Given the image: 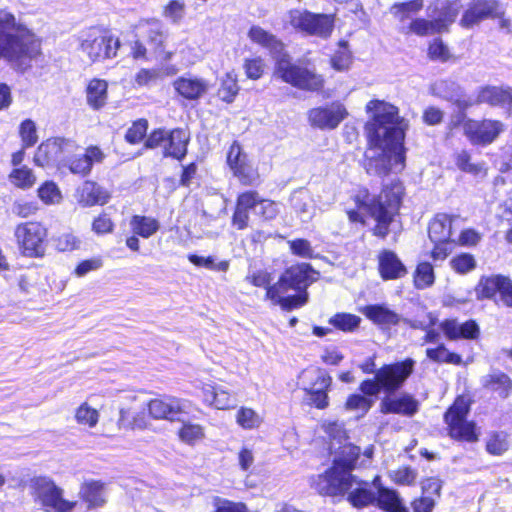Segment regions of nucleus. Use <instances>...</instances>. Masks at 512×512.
<instances>
[{
	"mask_svg": "<svg viewBox=\"0 0 512 512\" xmlns=\"http://www.w3.org/2000/svg\"><path fill=\"white\" fill-rule=\"evenodd\" d=\"M264 62L261 58L246 59L243 64L246 76L252 80H258L264 73Z\"/></svg>",
	"mask_w": 512,
	"mask_h": 512,
	"instance_id": "obj_64",
	"label": "nucleus"
},
{
	"mask_svg": "<svg viewBox=\"0 0 512 512\" xmlns=\"http://www.w3.org/2000/svg\"><path fill=\"white\" fill-rule=\"evenodd\" d=\"M79 497L87 510L102 508L107 502L106 485L100 480H85L80 485Z\"/></svg>",
	"mask_w": 512,
	"mask_h": 512,
	"instance_id": "obj_20",
	"label": "nucleus"
},
{
	"mask_svg": "<svg viewBox=\"0 0 512 512\" xmlns=\"http://www.w3.org/2000/svg\"><path fill=\"white\" fill-rule=\"evenodd\" d=\"M404 33H413L418 36H427L431 34L441 33L439 30V22H435V19L426 20L423 18L414 19L408 26Z\"/></svg>",
	"mask_w": 512,
	"mask_h": 512,
	"instance_id": "obj_46",
	"label": "nucleus"
},
{
	"mask_svg": "<svg viewBox=\"0 0 512 512\" xmlns=\"http://www.w3.org/2000/svg\"><path fill=\"white\" fill-rule=\"evenodd\" d=\"M289 24L298 32L321 39H327L334 30V15L317 14L307 10H291Z\"/></svg>",
	"mask_w": 512,
	"mask_h": 512,
	"instance_id": "obj_8",
	"label": "nucleus"
},
{
	"mask_svg": "<svg viewBox=\"0 0 512 512\" xmlns=\"http://www.w3.org/2000/svg\"><path fill=\"white\" fill-rule=\"evenodd\" d=\"M338 456L334 461V465L346 469L351 472L354 468L356 460L360 455V448L350 443L339 447Z\"/></svg>",
	"mask_w": 512,
	"mask_h": 512,
	"instance_id": "obj_41",
	"label": "nucleus"
},
{
	"mask_svg": "<svg viewBox=\"0 0 512 512\" xmlns=\"http://www.w3.org/2000/svg\"><path fill=\"white\" fill-rule=\"evenodd\" d=\"M186 5L180 0H171L163 8V16L174 24H178L185 16Z\"/></svg>",
	"mask_w": 512,
	"mask_h": 512,
	"instance_id": "obj_53",
	"label": "nucleus"
},
{
	"mask_svg": "<svg viewBox=\"0 0 512 512\" xmlns=\"http://www.w3.org/2000/svg\"><path fill=\"white\" fill-rule=\"evenodd\" d=\"M451 267L458 273L465 274L475 268L476 262L470 254H460L450 261Z\"/></svg>",
	"mask_w": 512,
	"mask_h": 512,
	"instance_id": "obj_62",
	"label": "nucleus"
},
{
	"mask_svg": "<svg viewBox=\"0 0 512 512\" xmlns=\"http://www.w3.org/2000/svg\"><path fill=\"white\" fill-rule=\"evenodd\" d=\"M68 145L69 141L64 138L48 139L37 148L34 162L41 167L53 165L61 159L62 153Z\"/></svg>",
	"mask_w": 512,
	"mask_h": 512,
	"instance_id": "obj_21",
	"label": "nucleus"
},
{
	"mask_svg": "<svg viewBox=\"0 0 512 512\" xmlns=\"http://www.w3.org/2000/svg\"><path fill=\"white\" fill-rule=\"evenodd\" d=\"M482 385L486 389L497 392L501 397H507L512 390L511 379L502 372H494L484 376Z\"/></svg>",
	"mask_w": 512,
	"mask_h": 512,
	"instance_id": "obj_35",
	"label": "nucleus"
},
{
	"mask_svg": "<svg viewBox=\"0 0 512 512\" xmlns=\"http://www.w3.org/2000/svg\"><path fill=\"white\" fill-rule=\"evenodd\" d=\"M39 43L30 31L18 23L11 13L0 11V58L25 70L38 54Z\"/></svg>",
	"mask_w": 512,
	"mask_h": 512,
	"instance_id": "obj_3",
	"label": "nucleus"
},
{
	"mask_svg": "<svg viewBox=\"0 0 512 512\" xmlns=\"http://www.w3.org/2000/svg\"><path fill=\"white\" fill-rule=\"evenodd\" d=\"M80 244V239L70 232L63 233L55 239L57 250L62 252L76 250L80 247Z\"/></svg>",
	"mask_w": 512,
	"mask_h": 512,
	"instance_id": "obj_63",
	"label": "nucleus"
},
{
	"mask_svg": "<svg viewBox=\"0 0 512 512\" xmlns=\"http://www.w3.org/2000/svg\"><path fill=\"white\" fill-rule=\"evenodd\" d=\"M504 280L505 277L502 276H490L481 278L475 288L477 298H492L496 295L497 292L500 293Z\"/></svg>",
	"mask_w": 512,
	"mask_h": 512,
	"instance_id": "obj_37",
	"label": "nucleus"
},
{
	"mask_svg": "<svg viewBox=\"0 0 512 512\" xmlns=\"http://www.w3.org/2000/svg\"><path fill=\"white\" fill-rule=\"evenodd\" d=\"M38 197L46 205H56L62 200L59 187L52 181H46L38 188Z\"/></svg>",
	"mask_w": 512,
	"mask_h": 512,
	"instance_id": "obj_49",
	"label": "nucleus"
},
{
	"mask_svg": "<svg viewBox=\"0 0 512 512\" xmlns=\"http://www.w3.org/2000/svg\"><path fill=\"white\" fill-rule=\"evenodd\" d=\"M512 88L499 86H485L479 89L476 102L491 106L510 105Z\"/></svg>",
	"mask_w": 512,
	"mask_h": 512,
	"instance_id": "obj_30",
	"label": "nucleus"
},
{
	"mask_svg": "<svg viewBox=\"0 0 512 512\" xmlns=\"http://www.w3.org/2000/svg\"><path fill=\"white\" fill-rule=\"evenodd\" d=\"M503 10L495 0H472L460 20L463 28H472L488 18L500 17Z\"/></svg>",
	"mask_w": 512,
	"mask_h": 512,
	"instance_id": "obj_16",
	"label": "nucleus"
},
{
	"mask_svg": "<svg viewBox=\"0 0 512 512\" xmlns=\"http://www.w3.org/2000/svg\"><path fill=\"white\" fill-rule=\"evenodd\" d=\"M414 285L417 289H426L435 282L434 268L429 262H421L413 273Z\"/></svg>",
	"mask_w": 512,
	"mask_h": 512,
	"instance_id": "obj_42",
	"label": "nucleus"
},
{
	"mask_svg": "<svg viewBox=\"0 0 512 512\" xmlns=\"http://www.w3.org/2000/svg\"><path fill=\"white\" fill-rule=\"evenodd\" d=\"M148 122L140 119L132 124L125 134V139L131 144L139 143L146 135Z\"/></svg>",
	"mask_w": 512,
	"mask_h": 512,
	"instance_id": "obj_61",
	"label": "nucleus"
},
{
	"mask_svg": "<svg viewBox=\"0 0 512 512\" xmlns=\"http://www.w3.org/2000/svg\"><path fill=\"white\" fill-rule=\"evenodd\" d=\"M76 198L79 204L84 207H89L107 203L110 195L95 182L86 181L77 189Z\"/></svg>",
	"mask_w": 512,
	"mask_h": 512,
	"instance_id": "obj_27",
	"label": "nucleus"
},
{
	"mask_svg": "<svg viewBox=\"0 0 512 512\" xmlns=\"http://www.w3.org/2000/svg\"><path fill=\"white\" fill-rule=\"evenodd\" d=\"M248 37L253 43L267 49L276 63L279 58L287 54L283 43L260 26H252L248 31Z\"/></svg>",
	"mask_w": 512,
	"mask_h": 512,
	"instance_id": "obj_24",
	"label": "nucleus"
},
{
	"mask_svg": "<svg viewBox=\"0 0 512 512\" xmlns=\"http://www.w3.org/2000/svg\"><path fill=\"white\" fill-rule=\"evenodd\" d=\"M428 56L431 60L447 62L452 58L448 46L440 39H434L428 47Z\"/></svg>",
	"mask_w": 512,
	"mask_h": 512,
	"instance_id": "obj_56",
	"label": "nucleus"
},
{
	"mask_svg": "<svg viewBox=\"0 0 512 512\" xmlns=\"http://www.w3.org/2000/svg\"><path fill=\"white\" fill-rule=\"evenodd\" d=\"M19 133L25 147H31L38 141L36 125L31 119L21 123Z\"/></svg>",
	"mask_w": 512,
	"mask_h": 512,
	"instance_id": "obj_60",
	"label": "nucleus"
},
{
	"mask_svg": "<svg viewBox=\"0 0 512 512\" xmlns=\"http://www.w3.org/2000/svg\"><path fill=\"white\" fill-rule=\"evenodd\" d=\"M172 85L179 96L191 101L202 98L210 89L208 80L190 73L178 77Z\"/></svg>",
	"mask_w": 512,
	"mask_h": 512,
	"instance_id": "obj_19",
	"label": "nucleus"
},
{
	"mask_svg": "<svg viewBox=\"0 0 512 512\" xmlns=\"http://www.w3.org/2000/svg\"><path fill=\"white\" fill-rule=\"evenodd\" d=\"M361 312L377 325H396L400 321V316L386 305H367Z\"/></svg>",
	"mask_w": 512,
	"mask_h": 512,
	"instance_id": "obj_32",
	"label": "nucleus"
},
{
	"mask_svg": "<svg viewBox=\"0 0 512 512\" xmlns=\"http://www.w3.org/2000/svg\"><path fill=\"white\" fill-rule=\"evenodd\" d=\"M350 493L348 495V501L354 507H364L371 504L375 499V494L367 489L366 482H360L356 479V483L354 487L350 489Z\"/></svg>",
	"mask_w": 512,
	"mask_h": 512,
	"instance_id": "obj_39",
	"label": "nucleus"
},
{
	"mask_svg": "<svg viewBox=\"0 0 512 512\" xmlns=\"http://www.w3.org/2000/svg\"><path fill=\"white\" fill-rule=\"evenodd\" d=\"M11 182L22 189L30 188L35 184L36 177L32 170L26 166L15 168L10 174Z\"/></svg>",
	"mask_w": 512,
	"mask_h": 512,
	"instance_id": "obj_51",
	"label": "nucleus"
},
{
	"mask_svg": "<svg viewBox=\"0 0 512 512\" xmlns=\"http://www.w3.org/2000/svg\"><path fill=\"white\" fill-rule=\"evenodd\" d=\"M147 42L153 46L155 51L163 47L166 36L161 29L159 23L148 24L145 30Z\"/></svg>",
	"mask_w": 512,
	"mask_h": 512,
	"instance_id": "obj_58",
	"label": "nucleus"
},
{
	"mask_svg": "<svg viewBox=\"0 0 512 512\" xmlns=\"http://www.w3.org/2000/svg\"><path fill=\"white\" fill-rule=\"evenodd\" d=\"M239 92L237 76L234 72H228L221 80L218 90L220 99L226 103H232Z\"/></svg>",
	"mask_w": 512,
	"mask_h": 512,
	"instance_id": "obj_43",
	"label": "nucleus"
},
{
	"mask_svg": "<svg viewBox=\"0 0 512 512\" xmlns=\"http://www.w3.org/2000/svg\"><path fill=\"white\" fill-rule=\"evenodd\" d=\"M422 8L423 0H411L393 4L390 12L398 21L404 22L411 14L418 13Z\"/></svg>",
	"mask_w": 512,
	"mask_h": 512,
	"instance_id": "obj_44",
	"label": "nucleus"
},
{
	"mask_svg": "<svg viewBox=\"0 0 512 512\" xmlns=\"http://www.w3.org/2000/svg\"><path fill=\"white\" fill-rule=\"evenodd\" d=\"M361 318L349 313H337L330 318L329 323L344 332H352L358 328Z\"/></svg>",
	"mask_w": 512,
	"mask_h": 512,
	"instance_id": "obj_48",
	"label": "nucleus"
},
{
	"mask_svg": "<svg viewBox=\"0 0 512 512\" xmlns=\"http://www.w3.org/2000/svg\"><path fill=\"white\" fill-rule=\"evenodd\" d=\"M130 227L133 234L142 238H150L160 228L158 220L148 216L134 215L130 220Z\"/></svg>",
	"mask_w": 512,
	"mask_h": 512,
	"instance_id": "obj_36",
	"label": "nucleus"
},
{
	"mask_svg": "<svg viewBox=\"0 0 512 512\" xmlns=\"http://www.w3.org/2000/svg\"><path fill=\"white\" fill-rule=\"evenodd\" d=\"M379 271L383 279H398L406 275L407 270L397 255L385 250L379 255Z\"/></svg>",
	"mask_w": 512,
	"mask_h": 512,
	"instance_id": "obj_31",
	"label": "nucleus"
},
{
	"mask_svg": "<svg viewBox=\"0 0 512 512\" xmlns=\"http://www.w3.org/2000/svg\"><path fill=\"white\" fill-rule=\"evenodd\" d=\"M458 216L445 213L437 214L429 224V238L433 243L449 242L452 236L453 224L459 221Z\"/></svg>",
	"mask_w": 512,
	"mask_h": 512,
	"instance_id": "obj_25",
	"label": "nucleus"
},
{
	"mask_svg": "<svg viewBox=\"0 0 512 512\" xmlns=\"http://www.w3.org/2000/svg\"><path fill=\"white\" fill-rule=\"evenodd\" d=\"M418 408L417 401L410 395L400 397H385L380 403V410L384 414L395 413L413 415Z\"/></svg>",
	"mask_w": 512,
	"mask_h": 512,
	"instance_id": "obj_28",
	"label": "nucleus"
},
{
	"mask_svg": "<svg viewBox=\"0 0 512 512\" xmlns=\"http://www.w3.org/2000/svg\"><path fill=\"white\" fill-rule=\"evenodd\" d=\"M356 477L350 471L333 465L312 480V487L323 496H343L354 487Z\"/></svg>",
	"mask_w": 512,
	"mask_h": 512,
	"instance_id": "obj_9",
	"label": "nucleus"
},
{
	"mask_svg": "<svg viewBox=\"0 0 512 512\" xmlns=\"http://www.w3.org/2000/svg\"><path fill=\"white\" fill-rule=\"evenodd\" d=\"M100 413L88 402L81 403L74 413V419L77 424L88 428H94L99 422Z\"/></svg>",
	"mask_w": 512,
	"mask_h": 512,
	"instance_id": "obj_40",
	"label": "nucleus"
},
{
	"mask_svg": "<svg viewBox=\"0 0 512 512\" xmlns=\"http://www.w3.org/2000/svg\"><path fill=\"white\" fill-rule=\"evenodd\" d=\"M461 7L460 0L437 1L429 15L435 19V22H439V30L443 32L455 21Z\"/></svg>",
	"mask_w": 512,
	"mask_h": 512,
	"instance_id": "obj_26",
	"label": "nucleus"
},
{
	"mask_svg": "<svg viewBox=\"0 0 512 512\" xmlns=\"http://www.w3.org/2000/svg\"><path fill=\"white\" fill-rule=\"evenodd\" d=\"M108 84L102 79H92L86 88V100L88 105L98 110L102 108L107 101Z\"/></svg>",
	"mask_w": 512,
	"mask_h": 512,
	"instance_id": "obj_34",
	"label": "nucleus"
},
{
	"mask_svg": "<svg viewBox=\"0 0 512 512\" xmlns=\"http://www.w3.org/2000/svg\"><path fill=\"white\" fill-rule=\"evenodd\" d=\"M199 388L203 402L208 406L220 410L231 409L235 406V401L227 389L212 383H201Z\"/></svg>",
	"mask_w": 512,
	"mask_h": 512,
	"instance_id": "obj_22",
	"label": "nucleus"
},
{
	"mask_svg": "<svg viewBox=\"0 0 512 512\" xmlns=\"http://www.w3.org/2000/svg\"><path fill=\"white\" fill-rule=\"evenodd\" d=\"M181 441L192 445L204 438V428L199 424L184 423L178 432Z\"/></svg>",
	"mask_w": 512,
	"mask_h": 512,
	"instance_id": "obj_52",
	"label": "nucleus"
},
{
	"mask_svg": "<svg viewBox=\"0 0 512 512\" xmlns=\"http://www.w3.org/2000/svg\"><path fill=\"white\" fill-rule=\"evenodd\" d=\"M509 448L507 435L503 432L493 433L489 436L486 443V450L492 455H501Z\"/></svg>",
	"mask_w": 512,
	"mask_h": 512,
	"instance_id": "obj_54",
	"label": "nucleus"
},
{
	"mask_svg": "<svg viewBox=\"0 0 512 512\" xmlns=\"http://www.w3.org/2000/svg\"><path fill=\"white\" fill-rule=\"evenodd\" d=\"M274 75L282 81L302 90L317 91L324 84L321 75L306 66L292 63L288 54L277 60Z\"/></svg>",
	"mask_w": 512,
	"mask_h": 512,
	"instance_id": "obj_6",
	"label": "nucleus"
},
{
	"mask_svg": "<svg viewBox=\"0 0 512 512\" xmlns=\"http://www.w3.org/2000/svg\"><path fill=\"white\" fill-rule=\"evenodd\" d=\"M392 482L402 486H412L416 483L418 473L409 466H401L397 469L390 470L388 473Z\"/></svg>",
	"mask_w": 512,
	"mask_h": 512,
	"instance_id": "obj_47",
	"label": "nucleus"
},
{
	"mask_svg": "<svg viewBox=\"0 0 512 512\" xmlns=\"http://www.w3.org/2000/svg\"><path fill=\"white\" fill-rule=\"evenodd\" d=\"M505 125L499 120L483 119L481 121L468 119L464 121L465 136L474 145H488L504 131Z\"/></svg>",
	"mask_w": 512,
	"mask_h": 512,
	"instance_id": "obj_12",
	"label": "nucleus"
},
{
	"mask_svg": "<svg viewBox=\"0 0 512 512\" xmlns=\"http://www.w3.org/2000/svg\"><path fill=\"white\" fill-rule=\"evenodd\" d=\"M371 114L365 125L369 146L365 152V169L374 175L399 172L404 168L403 141L408 122L399 116L398 108L380 100L366 105Z\"/></svg>",
	"mask_w": 512,
	"mask_h": 512,
	"instance_id": "obj_1",
	"label": "nucleus"
},
{
	"mask_svg": "<svg viewBox=\"0 0 512 512\" xmlns=\"http://www.w3.org/2000/svg\"><path fill=\"white\" fill-rule=\"evenodd\" d=\"M237 424L246 430L257 429L263 423V418L250 407H241L236 413Z\"/></svg>",
	"mask_w": 512,
	"mask_h": 512,
	"instance_id": "obj_45",
	"label": "nucleus"
},
{
	"mask_svg": "<svg viewBox=\"0 0 512 512\" xmlns=\"http://www.w3.org/2000/svg\"><path fill=\"white\" fill-rule=\"evenodd\" d=\"M119 47V38L98 29L89 30L81 42V51L93 62L115 57Z\"/></svg>",
	"mask_w": 512,
	"mask_h": 512,
	"instance_id": "obj_10",
	"label": "nucleus"
},
{
	"mask_svg": "<svg viewBox=\"0 0 512 512\" xmlns=\"http://www.w3.org/2000/svg\"><path fill=\"white\" fill-rule=\"evenodd\" d=\"M29 487L34 502L45 512H73L78 501L64 498V490L48 476H35Z\"/></svg>",
	"mask_w": 512,
	"mask_h": 512,
	"instance_id": "obj_5",
	"label": "nucleus"
},
{
	"mask_svg": "<svg viewBox=\"0 0 512 512\" xmlns=\"http://www.w3.org/2000/svg\"><path fill=\"white\" fill-rule=\"evenodd\" d=\"M379 482L380 478L378 476L375 477L373 485L378 488V496L376 498L378 506L387 512H409L399 493L395 490L381 487Z\"/></svg>",
	"mask_w": 512,
	"mask_h": 512,
	"instance_id": "obj_29",
	"label": "nucleus"
},
{
	"mask_svg": "<svg viewBox=\"0 0 512 512\" xmlns=\"http://www.w3.org/2000/svg\"><path fill=\"white\" fill-rule=\"evenodd\" d=\"M259 202V194L255 191H247L237 198L236 207L232 216V225L238 230L248 227L249 211L254 210Z\"/></svg>",
	"mask_w": 512,
	"mask_h": 512,
	"instance_id": "obj_23",
	"label": "nucleus"
},
{
	"mask_svg": "<svg viewBox=\"0 0 512 512\" xmlns=\"http://www.w3.org/2000/svg\"><path fill=\"white\" fill-rule=\"evenodd\" d=\"M455 160L457 167L466 173L478 175L484 171L483 165L471 162L470 154L465 150L458 152L455 155Z\"/></svg>",
	"mask_w": 512,
	"mask_h": 512,
	"instance_id": "obj_57",
	"label": "nucleus"
},
{
	"mask_svg": "<svg viewBox=\"0 0 512 512\" xmlns=\"http://www.w3.org/2000/svg\"><path fill=\"white\" fill-rule=\"evenodd\" d=\"M212 506V512H251L245 503L220 496L212 498Z\"/></svg>",
	"mask_w": 512,
	"mask_h": 512,
	"instance_id": "obj_50",
	"label": "nucleus"
},
{
	"mask_svg": "<svg viewBox=\"0 0 512 512\" xmlns=\"http://www.w3.org/2000/svg\"><path fill=\"white\" fill-rule=\"evenodd\" d=\"M373 400L361 394L350 395L345 403V409L348 411L361 412V415L366 414L373 405Z\"/></svg>",
	"mask_w": 512,
	"mask_h": 512,
	"instance_id": "obj_55",
	"label": "nucleus"
},
{
	"mask_svg": "<svg viewBox=\"0 0 512 512\" xmlns=\"http://www.w3.org/2000/svg\"><path fill=\"white\" fill-rule=\"evenodd\" d=\"M403 194L404 188L399 181L385 185L378 197H371L367 190H361L355 196L357 209L348 210V218L351 222L364 224V216H370L376 222L374 235L384 238L398 213Z\"/></svg>",
	"mask_w": 512,
	"mask_h": 512,
	"instance_id": "obj_2",
	"label": "nucleus"
},
{
	"mask_svg": "<svg viewBox=\"0 0 512 512\" xmlns=\"http://www.w3.org/2000/svg\"><path fill=\"white\" fill-rule=\"evenodd\" d=\"M15 237L22 253L25 256H43L47 231L42 224L39 222H26L19 224L15 229Z\"/></svg>",
	"mask_w": 512,
	"mask_h": 512,
	"instance_id": "obj_11",
	"label": "nucleus"
},
{
	"mask_svg": "<svg viewBox=\"0 0 512 512\" xmlns=\"http://www.w3.org/2000/svg\"><path fill=\"white\" fill-rule=\"evenodd\" d=\"M414 360L408 358L401 362L386 364L377 370V376L384 386V392L393 393L400 389L414 370Z\"/></svg>",
	"mask_w": 512,
	"mask_h": 512,
	"instance_id": "obj_14",
	"label": "nucleus"
},
{
	"mask_svg": "<svg viewBox=\"0 0 512 512\" xmlns=\"http://www.w3.org/2000/svg\"><path fill=\"white\" fill-rule=\"evenodd\" d=\"M319 273L307 263L293 265L280 279L268 287L266 299L283 310L300 308L308 302L307 287L318 279Z\"/></svg>",
	"mask_w": 512,
	"mask_h": 512,
	"instance_id": "obj_4",
	"label": "nucleus"
},
{
	"mask_svg": "<svg viewBox=\"0 0 512 512\" xmlns=\"http://www.w3.org/2000/svg\"><path fill=\"white\" fill-rule=\"evenodd\" d=\"M189 261L193 263L196 266H203L210 270H216V271H227L229 268V262L226 260L220 261L218 263H215V260L213 257H202L198 255H189L188 257Z\"/></svg>",
	"mask_w": 512,
	"mask_h": 512,
	"instance_id": "obj_59",
	"label": "nucleus"
},
{
	"mask_svg": "<svg viewBox=\"0 0 512 512\" xmlns=\"http://www.w3.org/2000/svg\"><path fill=\"white\" fill-rule=\"evenodd\" d=\"M310 374L313 382L304 389L306 392V402L308 405L318 409H325L329 405L327 390L331 385L332 379L323 370H314Z\"/></svg>",
	"mask_w": 512,
	"mask_h": 512,
	"instance_id": "obj_18",
	"label": "nucleus"
},
{
	"mask_svg": "<svg viewBox=\"0 0 512 512\" xmlns=\"http://www.w3.org/2000/svg\"><path fill=\"white\" fill-rule=\"evenodd\" d=\"M347 116L348 112L345 106L339 102L313 108L308 113L311 125L323 130L335 129Z\"/></svg>",
	"mask_w": 512,
	"mask_h": 512,
	"instance_id": "obj_17",
	"label": "nucleus"
},
{
	"mask_svg": "<svg viewBox=\"0 0 512 512\" xmlns=\"http://www.w3.org/2000/svg\"><path fill=\"white\" fill-rule=\"evenodd\" d=\"M470 410V400L459 396L444 415L448 425L449 435L456 440L476 442L479 439V429L473 421H467Z\"/></svg>",
	"mask_w": 512,
	"mask_h": 512,
	"instance_id": "obj_7",
	"label": "nucleus"
},
{
	"mask_svg": "<svg viewBox=\"0 0 512 512\" xmlns=\"http://www.w3.org/2000/svg\"><path fill=\"white\" fill-rule=\"evenodd\" d=\"M227 164L233 175L244 185H253L259 176L251 166L247 154L237 141H234L227 152Z\"/></svg>",
	"mask_w": 512,
	"mask_h": 512,
	"instance_id": "obj_15",
	"label": "nucleus"
},
{
	"mask_svg": "<svg viewBox=\"0 0 512 512\" xmlns=\"http://www.w3.org/2000/svg\"><path fill=\"white\" fill-rule=\"evenodd\" d=\"M187 401L172 395H160L146 403L150 418L155 420H176L177 415L185 413Z\"/></svg>",
	"mask_w": 512,
	"mask_h": 512,
	"instance_id": "obj_13",
	"label": "nucleus"
},
{
	"mask_svg": "<svg viewBox=\"0 0 512 512\" xmlns=\"http://www.w3.org/2000/svg\"><path fill=\"white\" fill-rule=\"evenodd\" d=\"M164 155L176 159H182L187 152L188 137L181 129H175L168 133L165 140Z\"/></svg>",
	"mask_w": 512,
	"mask_h": 512,
	"instance_id": "obj_33",
	"label": "nucleus"
},
{
	"mask_svg": "<svg viewBox=\"0 0 512 512\" xmlns=\"http://www.w3.org/2000/svg\"><path fill=\"white\" fill-rule=\"evenodd\" d=\"M292 205L302 221H309L314 216L313 201L307 192L295 193L292 197Z\"/></svg>",
	"mask_w": 512,
	"mask_h": 512,
	"instance_id": "obj_38",
	"label": "nucleus"
}]
</instances>
